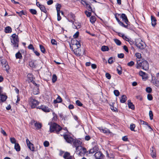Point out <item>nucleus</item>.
Masks as SVG:
<instances>
[{
	"label": "nucleus",
	"instance_id": "nucleus-19",
	"mask_svg": "<svg viewBox=\"0 0 159 159\" xmlns=\"http://www.w3.org/2000/svg\"><path fill=\"white\" fill-rule=\"evenodd\" d=\"M7 97L6 95L3 94L0 95V102H4L7 99Z\"/></svg>",
	"mask_w": 159,
	"mask_h": 159
},
{
	"label": "nucleus",
	"instance_id": "nucleus-36",
	"mask_svg": "<svg viewBox=\"0 0 159 159\" xmlns=\"http://www.w3.org/2000/svg\"><path fill=\"white\" fill-rule=\"evenodd\" d=\"M41 10V11L44 13H46L47 12V10L46 9L44 6L42 5L41 6V7L39 8Z\"/></svg>",
	"mask_w": 159,
	"mask_h": 159
},
{
	"label": "nucleus",
	"instance_id": "nucleus-14",
	"mask_svg": "<svg viewBox=\"0 0 159 159\" xmlns=\"http://www.w3.org/2000/svg\"><path fill=\"white\" fill-rule=\"evenodd\" d=\"M63 157L65 159H74V157L70 156V153L67 152L65 153Z\"/></svg>",
	"mask_w": 159,
	"mask_h": 159
},
{
	"label": "nucleus",
	"instance_id": "nucleus-54",
	"mask_svg": "<svg viewBox=\"0 0 159 159\" xmlns=\"http://www.w3.org/2000/svg\"><path fill=\"white\" fill-rule=\"evenodd\" d=\"M57 12V20L60 21L61 19V17L60 16V12Z\"/></svg>",
	"mask_w": 159,
	"mask_h": 159
},
{
	"label": "nucleus",
	"instance_id": "nucleus-43",
	"mask_svg": "<svg viewBox=\"0 0 159 159\" xmlns=\"http://www.w3.org/2000/svg\"><path fill=\"white\" fill-rule=\"evenodd\" d=\"M30 11L31 13L33 14H36L37 13V11L35 9H30Z\"/></svg>",
	"mask_w": 159,
	"mask_h": 159
},
{
	"label": "nucleus",
	"instance_id": "nucleus-30",
	"mask_svg": "<svg viewBox=\"0 0 159 159\" xmlns=\"http://www.w3.org/2000/svg\"><path fill=\"white\" fill-rule=\"evenodd\" d=\"M27 77L29 79V80L30 81V82H33V81L34 82L33 80V75H32L30 73L29 74L27 75Z\"/></svg>",
	"mask_w": 159,
	"mask_h": 159
},
{
	"label": "nucleus",
	"instance_id": "nucleus-47",
	"mask_svg": "<svg viewBox=\"0 0 159 159\" xmlns=\"http://www.w3.org/2000/svg\"><path fill=\"white\" fill-rule=\"evenodd\" d=\"M114 94L116 96H118L119 95L120 93L118 90H114Z\"/></svg>",
	"mask_w": 159,
	"mask_h": 159
},
{
	"label": "nucleus",
	"instance_id": "nucleus-31",
	"mask_svg": "<svg viewBox=\"0 0 159 159\" xmlns=\"http://www.w3.org/2000/svg\"><path fill=\"white\" fill-rule=\"evenodd\" d=\"M10 141L11 143L14 144L16 143V140L14 137H11L10 139Z\"/></svg>",
	"mask_w": 159,
	"mask_h": 159
},
{
	"label": "nucleus",
	"instance_id": "nucleus-18",
	"mask_svg": "<svg viewBox=\"0 0 159 159\" xmlns=\"http://www.w3.org/2000/svg\"><path fill=\"white\" fill-rule=\"evenodd\" d=\"M151 23L152 26L154 27L156 25V20L155 18L153 16H151Z\"/></svg>",
	"mask_w": 159,
	"mask_h": 159
},
{
	"label": "nucleus",
	"instance_id": "nucleus-5",
	"mask_svg": "<svg viewBox=\"0 0 159 159\" xmlns=\"http://www.w3.org/2000/svg\"><path fill=\"white\" fill-rule=\"evenodd\" d=\"M60 135L61 136L63 135L64 139L68 143H71L74 141L73 138L68 135H66V132L63 133V134H61Z\"/></svg>",
	"mask_w": 159,
	"mask_h": 159
},
{
	"label": "nucleus",
	"instance_id": "nucleus-34",
	"mask_svg": "<svg viewBox=\"0 0 159 159\" xmlns=\"http://www.w3.org/2000/svg\"><path fill=\"white\" fill-rule=\"evenodd\" d=\"M109 48L107 46H103L101 48V50L103 51H108Z\"/></svg>",
	"mask_w": 159,
	"mask_h": 159
},
{
	"label": "nucleus",
	"instance_id": "nucleus-24",
	"mask_svg": "<svg viewBox=\"0 0 159 159\" xmlns=\"http://www.w3.org/2000/svg\"><path fill=\"white\" fill-rule=\"evenodd\" d=\"M62 100L61 98L59 96H58L56 100L54 101V103H60L62 102Z\"/></svg>",
	"mask_w": 159,
	"mask_h": 159
},
{
	"label": "nucleus",
	"instance_id": "nucleus-41",
	"mask_svg": "<svg viewBox=\"0 0 159 159\" xmlns=\"http://www.w3.org/2000/svg\"><path fill=\"white\" fill-rule=\"evenodd\" d=\"M139 123L141 125H148V123L146 122H145L141 120H139Z\"/></svg>",
	"mask_w": 159,
	"mask_h": 159
},
{
	"label": "nucleus",
	"instance_id": "nucleus-28",
	"mask_svg": "<svg viewBox=\"0 0 159 159\" xmlns=\"http://www.w3.org/2000/svg\"><path fill=\"white\" fill-rule=\"evenodd\" d=\"M96 17L94 16H92L90 18V21L92 24H94L96 20Z\"/></svg>",
	"mask_w": 159,
	"mask_h": 159
},
{
	"label": "nucleus",
	"instance_id": "nucleus-33",
	"mask_svg": "<svg viewBox=\"0 0 159 159\" xmlns=\"http://www.w3.org/2000/svg\"><path fill=\"white\" fill-rule=\"evenodd\" d=\"M16 57L17 59H21L22 56L20 52H18L16 54Z\"/></svg>",
	"mask_w": 159,
	"mask_h": 159
},
{
	"label": "nucleus",
	"instance_id": "nucleus-48",
	"mask_svg": "<svg viewBox=\"0 0 159 159\" xmlns=\"http://www.w3.org/2000/svg\"><path fill=\"white\" fill-rule=\"evenodd\" d=\"M85 13L86 15L87 16L89 17L91 15V13L90 12H89L87 11H85Z\"/></svg>",
	"mask_w": 159,
	"mask_h": 159
},
{
	"label": "nucleus",
	"instance_id": "nucleus-60",
	"mask_svg": "<svg viewBox=\"0 0 159 159\" xmlns=\"http://www.w3.org/2000/svg\"><path fill=\"white\" fill-rule=\"evenodd\" d=\"M28 48L29 49H30L32 50L33 51L34 50V47L33 45L31 44H30L28 46Z\"/></svg>",
	"mask_w": 159,
	"mask_h": 159
},
{
	"label": "nucleus",
	"instance_id": "nucleus-61",
	"mask_svg": "<svg viewBox=\"0 0 159 159\" xmlns=\"http://www.w3.org/2000/svg\"><path fill=\"white\" fill-rule=\"evenodd\" d=\"M1 133L5 136H7V134L5 131L1 128Z\"/></svg>",
	"mask_w": 159,
	"mask_h": 159
},
{
	"label": "nucleus",
	"instance_id": "nucleus-10",
	"mask_svg": "<svg viewBox=\"0 0 159 159\" xmlns=\"http://www.w3.org/2000/svg\"><path fill=\"white\" fill-rule=\"evenodd\" d=\"M120 17L122 19V20L126 24V25H127V28H128V25H129V22L127 19L126 15L125 14H122L120 16Z\"/></svg>",
	"mask_w": 159,
	"mask_h": 159
},
{
	"label": "nucleus",
	"instance_id": "nucleus-59",
	"mask_svg": "<svg viewBox=\"0 0 159 159\" xmlns=\"http://www.w3.org/2000/svg\"><path fill=\"white\" fill-rule=\"evenodd\" d=\"M30 66L31 67H34L35 65L34 64V63L32 61H31L30 62Z\"/></svg>",
	"mask_w": 159,
	"mask_h": 159
},
{
	"label": "nucleus",
	"instance_id": "nucleus-55",
	"mask_svg": "<svg viewBox=\"0 0 159 159\" xmlns=\"http://www.w3.org/2000/svg\"><path fill=\"white\" fill-rule=\"evenodd\" d=\"M82 150L81 151H82L83 154L82 156L84 154H85L86 152V149L82 147Z\"/></svg>",
	"mask_w": 159,
	"mask_h": 159
},
{
	"label": "nucleus",
	"instance_id": "nucleus-38",
	"mask_svg": "<svg viewBox=\"0 0 159 159\" xmlns=\"http://www.w3.org/2000/svg\"><path fill=\"white\" fill-rule=\"evenodd\" d=\"M39 47L41 51L43 53H44L45 52V49L44 47L41 45H39Z\"/></svg>",
	"mask_w": 159,
	"mask_h": 159
},
{
	"label": "nucleus",
	"instance_id": "nucleus-25",
	"mask_svg": "<svg viewBox=\"0 0 159 159\" xmlns=\"http://www.w3.org/2000/svg\"><path fill=\"white\" fill-rule=\"evenodd\" d=\"M27 146L29 149L31 151H34V145L32 143H30L29 144H28L27 145Z\"/></svg>",
	"mask_w": 159,
	"mask_h": 159
},
{
	"label": "nucleus",
	"instance_id": "nucleus-42",
	"mask_svg": "<svg viewBox=\"0 0 159 159\" xmlns=\"http://www.w3.org/2000/svg\"><path fill=\"white\" fill-rule=\"evenodd\" d=\"M115 42L118 45H120L121 44V42L118 39H116L114 40Z\"/></svg>",
	"mask_w": 159,
	"mask_h": 159
},
{
	"label": "nucleus",
	"instance_id": "nucleus-26",
	"mask_svg": "<svg viewBox=\"0 0 159 159\" xmlns=\"http://www.w3.org/2000/svg\"><path fill=\"white\" fill-rule=\"evenodd\" d=\"M14 148L17 152H19L20 151V148L19 143H16L15 144Z\"/></svg>",
	"mask_w": 159,
	"mask_h": 159
},
{
	"label": "nucleus",
	"instance_id": "nucleus-20",
	"mask_svg": "<svg viewBox=\"0 0 159 159\" xmlns=\"http://www.w3.org/2000/svg\"><path fill=\"white\" fill-rule=\"evenodd\" d=\"M128 105L129 107V108H131L132 110H134V106L133 104V103L131 102L130 100H128Z\"/></svg>",
	"mask_w": 159,
	"mask_h": 159
},
{
	"label": "nucleus",
	"instance_id": "nucleus-62",
	"mask_svg": "<svg viewBox=\"0 0 159 159\" xmlns=\"http://www.w3.org/2000/svg\"><path fill=\"white\" fill-rule=\"evenodd\" d=\"M79 32L78 31L76 32V33L74 35L73 37L75 38H77L79 36Z\"/></svg>",
	"mask_w": 159,
	"mask_h": 159
},
{
	"label": "nucleus",
	"instance_id": "nucleus-22",
	"mask_svg": "<svg viewBox=\"0 0 159 159\" xmlns=\"http://www.w3.org/2000/svg\"><path fill=\"white\" fill-rule=\"evenodd\" d=\"M127 100V97L125 95H122L120 98V102L122 103L125 102Z\"/></svg>",
	"mask_w": 159,
	"mask_h": 159
},
{
	"label": "nucleus",
	"instance_id": "nucleus-9",
	"mask_svg": "<svg viewBox=\"0 0 159 159\" xmlns=\"http://www.w3.org/2000/svg\"><path fill=\"white\" fill-rule=\"evenodd\" d=\"M37 108L41 109L43 111L45 112H49L51 110V109L47 107L44 105H41L40 106H39L37 107Z\"/></svg>",
	"mask_w": 159,
	"mask_h": 159
},
{
	"label": "nucleus",
	"instance_id": "nucleus-11",
	"mask_svg": "<svg viewBox=\"0 0 159 159\" xmlns=\"http://www.w3.org/2000/svg\"><path fill=\"white\" fill-rule=\"evenodd\" d=\"M135 45L139 48L142 49L144 48V43L141 40V42H136Z\"/></svg>",
	"mask_w": 159,
	"mask_h": 159
},
{
	"label": "nucleus",
	"instance_id": "nucleus-1",
	"mask_svg": "<svg viewBox=\"0 0 159 159\" xmlns=\"http://www.w3.org/2000/svg\"><path fill=\"white\" fill-rule=\"evenodd\" d=\"M48 125H50V131L51 132H55L60 134L63 133V130L67 131L66 129H62L60 126L56 123L50 122Z\"/></svg>",
	"mask_w": 159,
	"mask_h": 159
},
{
	"label": "nucleus",
	"instance_id": "nucleus-64",
	"mask_svg": "<svg viewBox=\"0 0 159 159\" xmlns=\"http://www.w3.org/2000/svg\"><path fill=\"white\" fill-rule=\"evenodd\" d=\"M51 43L53 45H56L57 44V42L54 39H52L51 40Z\"/></svg>",
	"mask_w": 159,
	"mask_h": 159
},
{
	"label": "nucleus",
	"instance_id": "nucleus-12",
	"mask_svg": "<svg viewBox=\"0 0 159 159\" xmlns=\"http://www.w3.org/2000/svg\"><path fill=\"white\" fill-rule=\"evenodd\" d=\"M73 142V146L76 148L81 146L82 144L80 141L77 140H75Z\"/></svg>",
	"mask_w": 159,
	"mask_h": 159
},
{
	"label": "nucleus",
	"instance_id": "nucleus-57",
	"mask_svg": "<svg viewBox=\"0 0 159 159\" xmlns=\"http://www.w3.org/2000/svg\"><path fill=\"white\" fill-rule=\"evenodd\" d=\"M134 64V62L132 61H131L129 62L127 64V65L129 66H132Z\"/></svg>",
	"mask_w": 159,
	"mask_h": 159
},
{
	"label": "nucleus",
	"instance_id": "nucleus-21",
	"mask_svg": "<svg viewBox=\"0 0 159 159\" xmlns=\"http://www.w3.org/2000/svg\"><path fill=\"white\" fill-rule=\"evenodd\" d=\"M152 83L156 86L158 87L159 86V80L156 79H155L154 80H153V78H152Z\"/></svg>",
	"mask_w": 159,
	"mask_h": 159
},
{
	"label": "nucleus",
	"instance_id": "nucleus-23",
	"mask_svg": "<svg viewBox=\"0 0 159 159\" xmlns=\"http://www.w3.org/2000/svg\"><path fill=\"white\" fill-rule=\"evenodd\" d=\"M34 125L37 129H41L42 126V124L40 123L36 122L34 123Z\"/></svg>",
	"mask_w": 159,
	"mask_h": 159
},
{
	"label": "nucleus",
	"instance_id": "nucleus-53",
	"mask_svg": "<svg viewBox=\"0 0 159 159\" xmlns=\"http://www.w3.org/2000/svg\"><path fill=\"white\" fill-rule=\"evenodd\" d=\"M136 57H137L138 59H139L140 58H141V54L139 53H137L135 54Z\"/></svg>",
	"mask_w": 159,
	"mask_h": 159
},
{
	"label": "nucleus",
	"instance_id": "nucleus-63",
	"mask_svg": "<svg viewBox=\"0 0 159 159\" xmlns=\"http://www.w3.org/2000/svg\"><path fill=\"white\" fill-rule=\"evenodd\" d=\"M113 62L112 58V57H110L108 60V63L109 64H111Z\"/></svg>",
	"mask_w": 159,
	"mask_h": 159
},
{
	"label": "nucleus",
	"instance_id": "nucleus-39",
	"mask_svg": "<svg viewBox=\"0 0 159 159\" xmlns=\"http://www.w3.org/2000/svg\"><path fill=\"white\" fill-rule=\"evenodd\" d=\"M57 80V77L56 75L54 74L52 77V80L53 83H55Z\"/></svg>",
	"mask_w": 159,
	"mask_h": 159
},
{
	"label": "nucleus",
	"instance_id": "nucleus-2",
	"mask_svg": "<svg viewBox=\"0 0 159 159\" xmlns=\"http://www.w3.org/2000/svg\"><path fill=\"white\" fill-rule=\"evenodd\" d=\"M137 68L141 67L142 69L147 70L149 68V64L148 61L146 60H137Z\"/></svg>",
	"mask_w": 159,
	"mask_h": 159
},
{
	"label": "nucleus",
	"instance_id": "nucleus-40",
	"mask_svg": "<svg viewBox=\"0 0 159 159\" xmlns=\"http://www.w3.org/2000/svg\"><path fill=\"white\" fill-rule=\"evenodd\" d=\"M117 73L118 74L121 75L122 74V71L121 70V68L120 66H118L117 68Z\"/></svg>",
	"mask_w": 159,
	"mask_h": 159
},
{
	"label": "nucleus",
	"instance_id": "nucleus-44",
	"mask_svg": "<svg viewBox=\"0 0 159 159\" xmlns=\"http://www.w3.org/2000/svg\"><path fill=\"white\" fill-rule=\"evenodd\" d=\"M16 13L20 16H21L23 15H25L26 13L25 12H24L23 11H21L19 12H17Z\"/></svg>",
	"mask_w": 159,
	"mask_h": 159
},
{
	"label": "nucleus",
	"instance_id": "nucleus-50",
	"mask_svg": "<svg viewBox=\"0 0 159 159\" xmlns=\"http://www.w3.org/2000/svg\"><path fill=\"white\" fill-rule=\"evenodd\" d=\"M147 98L149 100H152L153 98L151 94H148L147 95Z\"/></svg>",
	"mask_w": 159,
	"mask_h": 159
},
{
	"label": "nucleus",
	"instance_id": "nucleus-29",
	"mask_svg": "<svg viewBox=\"0 0 159 159\" xmlns=\"http://www.w3.org/2000/svg\"><path fill=\"white\" fill-rule=\"evenodd\" d=\"M5 32L6 33H9L11 32V27L7 26L5 28Z\"/></svg>",
	"mask_w": 159,
	"mask_h": 159
},
{
	"label": "nucleus",
	"instance_id": "nucleus-32",
	"mask_svg": "<svg viewBox=\"0 0 159 159\" xmlns=\"http://www.w3.org/2000/svg\"><path fill=\"white\" fill-rule=\"evenodd\" d=\"M135 127V125L134 124H130V129L133 131H135V130H134V128Z\"/></svg>",
	"mask_w": 159,
	"mask_h": 159
},
{
	"label": "nucleus",
	"instance_id": "nucleus-56",
	"mask_svg": "<svg viewBox=\"0 0 159 159\" xmlns=\"http://www.w3.org/2000/svg\"><path fill=\"white\" fill-rule=\"evenodd\" d=\"M43 144L45 147H47L49 145V143L47 141H45L43 143Z\"/></svg>",
	"mask_w": 159,
	"mask_h": 159
},
{
	"label": "nucleus",
	"instance_id": "nucleus-6",
	"mask_svg": "<svg viewBox=\"0 0 159 159\" xmlns=\"http://www.w3.org/2000/svg\"><path fill=\"white\" fill-rule=\"evenodd\" d=\"M80 2L83 5L86 6V7L89 11L94 12V11L93 10L91 6V3H89L86 1L83 0H81Z\"/></svg>",
	"mask_w": 159,
	"mask_h": 159
},
{
	"label": "nucleus",
	"instance_id": "nucleus-4",
	"mask_svg": "<svg viewBox=\"0 0 159 159\" xmlns=\"http://www.w3.org/2000/svg\"><path fill=\"white\" fill-rule=\"evenodd\" d=\"M29 103L32 108L36 107L39 103V102L32 98H30L29 99Z\"/></svg>",
	"mask_w": 159,
	"mask_h": 159
},
{
	"label": "nucleus",
	"instance_id": "nucleus-52",
	"mask_svg": "<svg viewBox=\"0 0 159 159\" xmlns=\"http://www.w3.org/2000/svg\"><path fill=\"white\" fill-rule=\"evenodd\" d=\"M102 131L104 133H110V131L108 129H102Z\"/></svg>",
	"mask_w": 159,
	"mask_h": 159
},
{
	"label": "nucleus",
	"instance_id": "nucleus-46",
	"mask_svg": "<svg viewBox=\"0 0 159 159\" xmlns=\"http://www.w3.org/2000/svg\"><path fill=\"white\" fill-rule=\"evenodd\" d=\"M76 104L77 105L80 107H81L83 105V104L78 100L76 101Z\"/></svg>",
	"mask_w": 159,
	"mask_h": 159
},
{
	"label": "nucleus",
	"instance_id": "nucleus-15",
	"mask_svg": "<svg viewBox=\"0 0 159 159\" xmlns=\"http://www.w3.org/2000/svg\"><path fill=\"white\" fill-rule=\"evenodd\" d=\"M82 146L81 145L76 148L75 152L79 156H82V152L81 151Z\"/></svg>",
	"mask_w": 159,
	"mask_h": 159
},
{
	"label": "nucleus",
	"instance_id": "nucleus-27",
	"mask_svg": "<svg viewBox=\"0 0 159 159\" xmlns=\"http://www.w3.org/2000/svg\"><path fill=\"white\" fill-rule=\"evenodd\" d=\"M1 63L3 66H4L5 68L7 69V67H8V66L7 65V63L6 61L5 60H2L1 61Z\"/></svg>",
	"mask_w": 159,
	"mask_h": 159
},
{
	"label": "nucleus",
	"instance_id": "nucleus-17",
	"mask_svg": "<svg viewBox=\"0 0 159 159\" xmlns=\"http://www.w3.org/2000/svg\"><path fill=\"white\" fill-rule=\"evenodd\" d=\"M98 150V148L97 146H95L93 148L91 149L89 151H87V152H89V154H93Z\"/></svg>",
	"mask_w": 159,
	"mask_h": 159
},
{
	"label": "nucleus",
	"instance_id": "nucleus-35",
	"mask_svg": "<svg viewBox=\"0 0 159 159\" xmlns=\"http://www.w3.org/2000/svg\"><path fill=\"white\" fill-rule=\"evenodd\" d=\"M152 152H151V155L153 158L155 157H156V153L154 149H152L151 150Z\"/></svg>",
	"mask_w": 159,
	"mask_h": 159
},
{
	"label": "nucleus",
	"instance_id": "nucleus-49",
	"mask_svg": "<svg viewBox=\"0 0 159 159\" xmlns=\"http://www.w3.org/2000/svg\"><path fill=\"white\" fill-rule=\"evenodd\" d=\"M146 90L147 92L148 93H150L152 91V89L150 87H148L146 88Z\"/></svg>",
	"mask_w": 159,
	"mask_h": 159
},
{
	"label": "nucleus",
	"instance_id": "nucleus-7",
	"mask_svg": "<svg viewBox=\"0 0 159 159\" xmlns=\"http://www.w3.org/2000/svg\"><path fill=\"white\" fill-rule=\"evenodd\" d=\"M67 19L69 22H71L73 24L75 21V16L73 14L70 13L68 15Z\"/></svg>",
	"mask_w": 159,
	"mask_h": 159
},
{
	"label": "nucleus",
	"instance_id": "nucleus-13",
	"mask_svg": "<svg viewBox=\"0 0 159 159\" xmlns=\"http://www.w3.org/2000/svg\"><path fill=\"white\" fill-rule=\"evenodd\" d=\"M96 159H101L103 158V154L99 152H96L94 155Z\"/></svg>",
	"mask_w": 159,
	"mask_h": 159
},
{
	"label": "nucleus",
	"instance_id": "nucleus-16",
	"mask_svg": "<svg viewBox=\"0 0 159 159\" xmlns=\"http://www.w3.org/2000/svg\"><path fill=\"white\" fill-rule=\"evenodd\" d=\"M139 75L142 77V79L145 80L148 78L147 74L142 71H140L139 72Z\"/></svg>",
	"mask_w": 159,
	"mask_h": 159
},
{
	"label": "nucleus",
	"instance_id": "nucleus-8",
	"mask_svg": "<svg viewBox=\"0 0 159 159\" xmlns=\"http://www.w3.org/2000/svg\"><path fill=\"white\" fill-rule=\"evenodd\" d=\"M120 16V14H119L116 13L115 15V17L120 25L125 28H127V25H125L123 22L120 20L118 18V17Z\"/></svg>",
	"mask_w": 159,
	"mask_h": 159
},
{
	"label": "nucleus",
	"instance_id": "nucleus-37",
	"mask_svg": "<svg viewBox=\"0 0 159 159\" xmlns=\"http://www.w3.org/2000/svg\"><path fill=\"white\" fill-rule=\"evenodd\" d=\"M61 7V5L57 3L56 4V10L57 11L60 12V9Z\"/></svg>",
	"mask_w": 159,
	"mask_h": 159
},
{
	"label": "nucleus",
	"instance_id": "nucleus-51",
	"mask_svg": "<svg viewBox=\"0 0 159 159\" xmlns=\"http://www.w3.org/2000/svg\"><path fill=\"white\" fill-rule=\"evenodd\" d=\"M106 77L108 80H110L111 78V75L108 73H107L105 74Z\"/></svg>",
	"mask_w": 159,
	"mask_h": 159
},
{
	"label": "nucleus",
	"instance_id": "nucleus-45",
	"mask_svg": "<svg viewBox=\"0 0 159 159\" xmlns=\"http://www.w3.org/2000/svg\"><path fill=\"white\" fill-rule=\"evenodd\" d=\"M149 116L151 120H152L153 118V114L152 111H149Z\"/></svg>",
	"mask_w": 159,
	"mask_h": 159
},
{
	"label": "nucleus",
	"instance_id": "nucleus-3",
	"mask_svg": "<svg viewBox=\"0 0 159 159\" xmlns=\"http://www.w3.org/2000/svg\"><path fill=\"white\" fill-rule=\"evenodd\" d=\"M11 42L15 48H17L18 47L19 39L18 36L15 34H12L11 36Z\"/></svg>",
	"mask_w": 159,
	"mask_h": 159
},
{
	"label": "nucleus",
	"instance_id": "nucleus-58",
	"mask_svg": "<svg viewBox=\"0 0 159 159\" xmlns=\"http://www.w3.org/2000/svg\"><path fill=\"white\" fill-rule=\"evenodd\" d=\"M118 57L120 58H123L124 57V54L123 53H120L118 54Z\"/></svg>",
	"mask_w": 159,
	"mask_h": 159
}]
</instances>
